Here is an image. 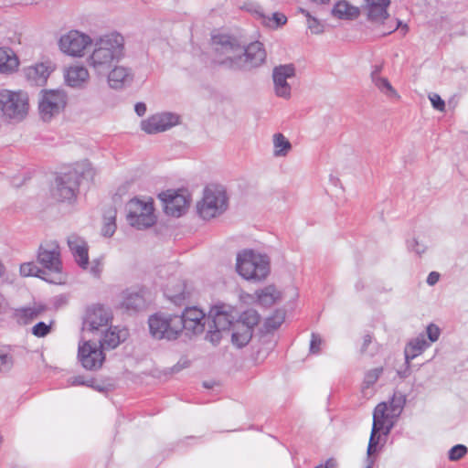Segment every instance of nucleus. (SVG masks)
<instances>
[{
	"instance_id": "52",
	"label": "nucleus",
	"mask_w": 468,
	"mask_h": 468,
	"mask_svg": "<svg viewBox=\"0 0 468 468\" xmlns=\"http://www.w3.org/2000/svg\"><path fill=\"white\" fill-rule=\"evenodd\" d=\"M287 22V17L282 13L275 12L271 17H268V26L279 27Z\"/></svg>"
},
{
	"instance_id": "55",
	"label": "nucleus",
	"mask_w": 468,
	"mask_h": 468,
	"mask_svg": "<svg viewBox=\"0 0 468 468\" xmlns=\"http://www.w3.org/2000/svg\"><path fill=\"white\" fill-rule=\"evenodd\" d=\"M399 27H401V33L402 35H406L407 32L409 31V27L407 24H402V22L399 19H396L395 21V24L394 25H388L387 27V31L383 32V35L386 36V35H389L393 32H395L397 29H399Z\"/></svg>"
},
{
	"instance_id": "23",
	"label": "nucleus",
	"mask_w": 468,
	"mask_h": 468,
	"mask_svg": "<svg viewBox=\"0 0 468 468\" xmlns=\"http://www.w3.org/2000/svg\"><path fill=\"white\" fill-rule=\"evenodd\" d=\"M238 38L228 34H215L211 37V46L214 52L213 58H222L224 54L231 49L232 44Z\"/></svg>"
},
{
	"instance_id": "44",
	"label": "nucleus",
	"mask_w": 468,
	"mask_h": 468,
	"mask_svg": "<svg viewBox=\"0 0 468 468\" xmlns=\"http://www.w3.org/2000/svg\"><path fill=\"white\" fill-rule=\"evenodd\" d=\"M383 373V367H378L366 372L363 381V388L372 387Z\"/></svg>"
},
{
	"instance_id": "16",
	"label": "nucleus",
	"mask_w": 468,
	"mask_h": 468,
	"mask_svg": "<svg viewBox=\"0 0 468 468\" xmlns=\"http://www.w3.org/2000/svg\"><path fill=\"white\" fill-rule=\"evenodd\" d=\"M111 320L112 314L109 309L101 304H94L87 309L83 326L90 332H95L106 328Z\"/></svg>"
},
{
	"instance_id": "32",
	"label": "nucleus",
	"mask_w": 468,
	"mask_h": 468,
	"mask_svg": "<svg viewBox=\"0 0 468 468\" xmlns=\"http://www.w3.org/2000/svg\"><path fill=\"white\" fill-rule=\"evenodd\" d=\"M252 337V330L246 326H239L235 323L232 326L231 341L238 347L245 346Z\"/></svg>"
},
{
	"instance_id": "58",
	"label": "nucleus",
	"mask_w": 468,
	"mask_h": 468,
	"mask_svg": "<svg viewBox=\"0 0 468 468\" xmlns=\"http://www.w3.org/2000/svg\"><path fill=\"white\" fill-rule=\"evenodd\" d=\"M440 279V274L436 271H431L429 273L428 277H427V283L429 285H434L438 282Z\"/></svg>"
},
{
	"instance_id": "12",
	"label": "nucleus",
	"mask_w": 468,
	"mask_h": 468,
	"mask_svg": "<svg viewBox=\"0 0 468 468\" xmlns=\"http://www.w3.org/2000/svg\"><path fill=\"white\" fill-rule=\"evenodd\" d=\"M37 261L45 271L58 274L62 270L59 245L57 241L41 244L37 252Z\"/></svg>"
},
{
	"instance_id": "7",
	"label": "nucleus",
	"mask_w": 468,
	"mask_h": 468,
	"mask_svg": "<svg viewBox=\"0 0 468 468\" xmlns=\"http://www.w3.org/2000/svg\"><path fill=\"white\" fill-rule=\"evenodd\" d=\"M84 172L77 168L60 174L56 177V187L52 195L59 202L72 203L76 200L79 192L80 178Z\"/></svg>"
},
{
	"instance_id": "47",
	"label": "nucleus",
	"mask_w": 468,
	"mask_h": 468,
	"mask_svg": "<svg viewBox=\"0 0 468 468\" xmlns=\"http://www.w3.org/2000/svg\"><path fill=\"white\" fill-rule=\"evenodd\" d=\"M408 250L414 252L420 256L426 251L427 246L419 241L416 238H412L407 240Z\"/></svg>"
},
{
	"instance_id": "19",
	"label": "nucleus",
	"mask_w": 468,
	"mask_h": 468,
	"mask_svg": "<svg viewBox=\"0 0 468 468\" xmlns=\"http://www.w3.org/2000/svg\"><path fill=\"white\" fill-rule=\"evenodd\" d=\"M68 246L77 264L83 270L89 266L88 245L86 241L77 235L68 237Z\"/></svg>"
},
{
	"instance_id": "26",
	"label": "nucleus",
	"mask_w": 468,
	"mask_h": 468,
	"mask_svg": "<svg viewBox=\"0 0 468 468\" xmlns=\"http://www.w3.org/2000/svg\"><path fill=\"white\" fill-rule=\"evenodd\" d=\"M19 67V58L10 48H0V73L12 74Z\"/></svg>"
},
{
	"instance_id": "63",
	"label": "nucleus",
	"mask_w": 468,
	"mask_h": 468,
	"mask_svg": "<svg viewBox=\"0 0 468 468\" xmlns=\"http://www.w3.org/2000/svg\"><path fill=\"white\" fill-rule=\"evenodd\" d=\"M355 288L357 292L361 291L364 288V282L361 280H358L355 284Z\"/></svg>"
},
{
	"instance_id": "56",
	"label": "nucleus",
	"mask_w": 468,
	"mask_h": 468,
	"mask_svg": "<svg viewBox=\"0 0 468 468\" xmlns=\"http://www.w3.org/2000/svg\"><path fill=\"white\" fill-rule=\"evenodd\" d=\"M429 99H430V101L431 102L432 107L435 110H438L440 112L444 111V109H445V102L441 98L440 95H438L436 93H432L431 95L429 96Z\"/></svg>"
},
{
	"instance_id": "36",
	"label": "nucleus",
	"mask_w": 468,
	"mask_h": 468,
	"mask_svg": "<svg viewBox=\"0 0 468 468\" xmlns=\"http://www.w3.org/2000/svg\"><path fill=\"white\" fill-rule=\"evenodd\" d=\"M260 322V315L255 310L248 309L241 313L239 319L236 318V324L239 326H246L253 331V327Z\"/></svg>"
},
{
	"instance_id": "27",
	"label": "nucleus",
	"mask_w": 468,
	"mask_h": 468,
	"mask_svg": "<svg viewBox=\"0 0 468 468\" xmlns=\"http://www.w3.org/2000/svg\"><path fill=\"white\" fill-rule=\"evenodd\" d=\"M89 80L88 69L83 66L69 67L65 74L66 83L73 88L82 87Z\"/></svg>"
},
{
	"instance_id": "39",
	"label": "nucleus",
	"mask_w": 468,
	"mask_h": 468,
	"mask_svg": "<svg viewBox=\"0 0 468 468\" xmlns=\"http://www.w3.org/2000/svg\"><path fill=\"white\" fill-rule=\"evenodd\" d=\"M48 67L43 63L37 64L34 67H30L27 69V76L29 79H34L37 82H43L48 76Z\"/></svg>"
},
{
	"instance_id": "6",
	"label": "nucleus",
	"mask_w": 468,
	"mask_h": 468,
	"mask_svg": "<svg viewBox=\"0 0 468 468\" xmlns=\"http://www.w3.org/2000/svg\"><path fill=\"white\" fill-rule=\"evenodd\" d=\"M28 108V96L26 92L9 90L0 91V111L5 118L20 122L27 116Z\"/></svg>"
},
{
	"instance_id": "38",
	"label": "nucleus",
	"mask_w": 468,
	"mask_h": 468,
	"mask_svg": "<svg viewBox=\"0 0 468 468\" xmlns=\"http://www.w3.org/2000/svg\"><path fill=\"white\" fill-rule=\"evenodd\" d=\"M20 273L23 276H35L43 279L49 282H55V281L47 278L45 270L40 269L34 262H26L20 265Z\"/></svg>"
},
{
	"instance_id": "20",
	"label": "nucleus",
	"mask_w": 468,
	"mask_h": 468,
	"mask_svg": "<svg viewBox=\"0 0 468 468\" xmlns=\"http://www.w3.org/2000/svg\"><path fill=\"white\" fill-rule=\"evenodd\" d=\"M242 55V45L239 39L231 46V49L219 58H213V62L224 69L230 70H240Z\"/></svg>"
},
{
	"instance_id": "40",
	"label": "nucleus",
	"mask_w": 468,
	"mask_h": 468,
	"mask_svg": "<svg viewBox=\"0 0 468 468\" xmlns=\"http://www.w3.org/2000/svg\"><path fill=\"white\" fill-rule=\"evenodd\" d=\"M206 324H208L207 316H206V319L186 320L184 324V330H186L187 334L198 335L205 331Z\"/></svg>"
},
{
	"instance_id": "62",
	"label": "nucleus",
	"mask_w": 468,
	"mask_h": 468,
	"mask_svg": "<svg viewBox=\"0 0 468 468\" xmlns=\"http://www.w3.org/2000/svg\"><path fill=\"white\" fill-rule=\"evenodd\" d=\"M336 466V463L334 459H328L324 465H319L318 467H321V468H335Z\"/></svg>"
},
{
	"instance_id": "2",
	"label": "nucleus",
	"mask_w": 468,
	"mask_h": 468,
	"mask_svg": "<svg viewBox=\"0 0 468 468\" xmlns=\"http://www.w3.org/2000/svg\"><path fill=\"white\" fill-rule=\"evenodd\" d=\"M237 317L238 312L233 306L223 303L213 305L207 314L208 329L205 339L218 345L222 334L234 325Z\"/></svg>"
},
{
	"instance_id": "57",
	"label": "nucleus",
	"mask_w": 468,
	"mask_h": 468,
	"mask_svg": "<svg viewBox=\"0 0 468 468\" xmlns=\"http://www.w3.org/2000/svg\"><path fill=\"white\" fill-rule=\"evenodd\" d=\"M102 271V260L101 258L94 259L91 261V266L90 269V272L94 277H99L101 275V272Z\"/></svg>"
},
{
	"instance_id": "61",
	"label": "nucleus",
	"mask_w": 468,
	"mask_h": 468,
	"mask_svg": "<svg viewBox=\"0 0 468 468\" xmlns=\"http://www.w3.org/2000/svg\"><path fill=\"white\" fill-rule=\"evenodd\" d=\"M372 343V336L370 335H366L363 337V344L361 346V353H366L367 346Z\"/></svg>"
},
{
	"instance_id": "30",
	"label": "nucleus",
	"mask_w": 468,
	"mask_h": 468,
	"mask_svg": "<svg viewBox=\"0 0 468 468\" xmlns=\"http://www.w3.org/2000/svg\"><path fill=\"white\" fill-rule=\"evenodd\" d=\"M258 303L265 307L274 304L282 298V293L275 286L268 285L263 289L256 292Z\"/></svg>"
},
{
	"instance_id": "1",
	"label": "nucleus",
	"mask_w": 468,
	"mask_h": 468,
	"mask_svg": "<svg viewBox=\"0 0 468 468\" xmlns=\"http://www.w3.org/2000/svg\"><path fill=\"white\" fill-rule=\"evenodd\" d=\"M124 39L117 33L104 35L96 41L92 53L88 57V65L98 74L105 75L113 62L123 57Z\"/></svg>"
},
{
	"instance_id": "64",
	"label": "nucleus",
	"mask_w": 468,
	"mask_h": 468,
	"mask_svg": "<svg viewBox=\"0 0 468 468\" xmlns=\"http://www.w3.org/2000/svg\"><path fill=\"white\" fill-rule=\"evenodd\" d=\"M310 1L316 5H325V4H328L331 0H310Z\"/></svg>"
},
{
	"instance_id": "24",
	"label": "nucleus",
	"mask_w": 468,
	"mask_h": 468,
	"mask_svg": "<svg viewBox=\"0 0 468 468\" xmlns=\"http://www.w3.org/2000/svg\"><path fill=\"white\" fill-rule=\"evenodd\" d=\"M123 294L122 306L127 311L138 312L146 307L145 292L144 290L138 292L126 291Z\"/></svg>"
},
{
	"instance_id": "50",
	"label": "nucleus",
	"mask_w": 468,
	"mask_h": 468,
	"mask_svg": "<svg viewBox=\"0 0 468 468\" xmlns=\"http://www.w3.org/2000/svg\"><path fill=\"white\" fill-rule=\"evenodd\" d=\"M51 324H47L45 322H38L32 327V334L37 337H45L50 333Z\"/></svg>"
},
{
	"instance_id": "21",
	"label": "nucleus",
	"mask_w": 468,
	"mask_h": 468,
	"mask_svg": "<svg viewBox=\"0 0 468 468\" xmlns=\"http://www.w3.org/2000/svg\"><path fill=\"white\" fill-rule=\"evenodd\" d=\"M108 82L113 89H120L133 81L131 69L122 66H116L108 71Z\"/></svg>"
},
{
	"instance_id": "46",
	"label": "nucleus",
	"mask_w": 468,
	"mask_h": 468,
	"mask_svg": "<svg viewBox=\"0 0 468 468\" xmlns=\"http://www.w3.org/2000/svg\"><path fill=\"white\" fill-rule=\"evenodd\" d=\"M467 453V447L463 444H456L448 452L450 461L455 462L463 458Z\"/></svg>"
},
{
	"instance_id": "41",
	"label": "nucleus",
	"mask_w": 468,
	"mask_h": 468,
	"mask_svg": "<svg viewBox=\"0 0 468 468\" xmlns=\"http://www.w3.org/2000/svg\"><path fill=\"white\" fill-rule=\"evenodd\" d=\"M179 318L181 320L182 327H181V333L184 330L185 327V321L186 320H193V319H206V314L197 307H186L182 314H178Z\"/></svg>"
},
{
	"instance_id": "29",
	"label": "nucleus",
	"mask_w": 468,
	"mask_h": 468,
	"mask_svg": "<svg viewBox=\"0 0 468 468\" xmlns=\"http://www.w3.org/2000/svg\"><path fill=\"white\" fill-rule=\"evenodd\" d=\"M46 306L43 304H35L34 306L22 307L15 310V316L23 324H28L32 320L37 318L43 312Z\"/></svg>"
},
{
	"instance_id": "22",
	"label": "nucleus",
	"mask_w": 468,
	"mask_h": 468,
	"mask_svg": "<svg viewBox=\"0 0 468 468\" xmlns=\"http://www.w3.org/2000/svg\"><path fill=\"white\" fill-rule=\"evenodd\" d=\"M367 18L372 22H383L388 17L387 8L390 0H366Z\"/></svg>"
},
{
	"instance_id": "28",
	"label": "nucleus",
	"mask_w": 468,
	"mask_h": 468,
	"mask_svg": "<svg viewBox=\"0 0 468 468\" xmlns=\"http://www.w3.org/2000/svg\"><path fill=\"white\" fill-rule=\"evenodd\" d=\"M164 294L176 305H181L186 299L185 282L178 280L173 286L167 284L164 290Z\"/></svg>"
},
{
	"instance_id": "53",
	"label": "nucleus",
	"mask_w": 468,
	"mask_h": 468,
	"mask_svg": "<svg viewBox=\"0 0 468 468\" xmlns=\"http://www.w3.org/2000/svg\"><path fill=\"white\" fill-rule=\"evenodd\" d=\"M426 334L429 339L428 342H430L431 345V343H434L439 339L441 335V329L438 325L431 323L426 327Z\"/></svg>"
},
{
	"instance_id": "15",
	"label": "nucleus",
	"mask_w": 468,
	"mask_h": 468,
	"mask_svg": "<svg viewBox=\"0 0 468 468\" xmlns=\"http://www.w3.org/2000/svg\"><path fill=\"white\" fill-rule=\"evenodd\" d=\"M295 76V68L292 64L280 65L273 69L272 80L276 96L283 99L291 97L292 88L288 79Z\"/></svg>"
},
{
	"instance_id": "34",
	"label": "nucleus",
	"mask_w": 468,
	"mask_h": 468,
	"mask_svg": "<svg viewBox=\"0 0 468 468\" xmlns=\"http://www.w3.org/2000/svg\"><path fill=\"white\" fill-rule=\"evenodd\" d=\"M121 343V336L115 329H107L99 341V346L103 349H114Z\"/></svg>"
},
{
	"instance_id": "13",
	"label": "nucleus",
	"mask_w": 468,
	"mask_h": 468,
	"mask_svg": "<svg viewBox=\"0 0 468 468\" xmlns=\"http://www.w3.org/2000/svg\"><path fill=\"white\" fill-rule=\"evenodd\" d=\"M78 359L85 369L95 371L101 367L105 356L96 343L84 341L79 344Z\"/></svg>"
},
{
	"instance_id": "10",
	"label": "nucleus",
	"mask_w": 468,
	"mask_h": 468,
	"mask_svg": "<svg viewBox=\"0 0 468 468\" xmlns=\"http://www.w3.org/2000/svg\"><path fill=\"white\" fill-rule=\"evenodd\" d=\"M158 197L164 203L165 213L176 218L186 213L191 200L190 195L185 189H168L161 192Z\"/></svg>"
},
{
	"instance_id": "31",
	"label": "nucleus",
	"mask_w": 468,
	"mask_h": 468,
	"mask_svg": "<svg viewBox=\"0 0 468 468\" xmlns=\"http://www.w3.org/2000/svg\"><path fill=\"white\" fill-rule=\"evenodd\" d=\"M335 16L340 19H355L359 16V9L345 0L338 1L333 8Z\"/></svg>"
},
{
	"instance_id": "4",
	"label": "nucleus",
	"mask_w": 468,
	"mask_h": 468,
	"mask_svg": "<svg viewBox=\"0 0 468 468\" xmlns=\"http://www.w3.org/2000/svg\"><path fill=\"white\" fill-rule=\"evenodd\" d=\"M229 197L224 186L210 185L205 187L203 197L197 203V212L204 220L222 215L228 208Z\"/></svg>"
},
{
	"instance_id": "33",
	"label": "nucleus",
	"mask_w": 468,
	"mask_h": 468,
	"mask_svg": "<svg viewBox=\"0 0 468 468\" xmlns=\"http://www.w3.org/2000/svg\"><path fill=\"white\" fill-rule=\"evenodd\" d=\"M116 209L110 207L105 210L103 214V226L101 228V233L104 237H112L116 230Z\"/></svg>"
},
{
	"instance_id": "48",
	"label": "nucleus",
	"mask_w": 468,
	"mask_h": 468,
	"mask_svg": "<svg viewBox=\"0 0 468 468\" xmlns=\"http://www.w3.org/2000/svg\"><path fill=\"white\" fill-rule=\"evenodd\" d=\"M13 367V358L5 350L0 349V372H7Z\"/></svg>"
},
{
	"instance_id": "8",
	"label": "nucleus",
	"mask_w": 468,
	"mask_h": 468,
	"mask_svg": "<svg viewBox=\"0 0 468 468\" xmlns=\"http://www.w3.org/2000/svg\"><path fill=\"white\" fill-rule=\"evenodd\" d=\"M127 221L138 229L150 228L155 222L154 206L150 201L133 198L126 204Z\"/></svg>"
},
{
	"instance_id": "14",
	"label": "nucleus",
	"mask_w": 468,
	"mask_h": 468,
	"mask_svg": "<svg viewBox=\"0 0 468 468\" xmlns=\"http://www.w3.org/2000/svg\"><path fill=\"white\" fill-rule=\"evenodd\" d=\"M180 117L174 112H158L141 122V128L148 134L165 132L179 123Z\"/></svg>"
},
{
	"instance_id": "54",
	"label": "nucleus",
	"mask_w": 468,
	"mask_h": 468,
	"mask_svg": "<svg viewBox=\"0 0 468 468\" xmlns=\"http://www.w3.org/2000/svg\"><path fill=\"white\" fill-rule=\"evenodd\" d=\"M323 340L318 334L312 333L310 340V353L317 355L321 351Z\"/></svg>"
},
{
	"instance_id": "45",
	"label": "nucleus",
	"mask_w": 468,
	"mask_h": 468,
	"mask_svg": "<svg viewBox=\"0 0 468 468\" xmlns=\"http://www.w3.org/2000/svg\"><path fill=\"white\" fill-rule=\"evenodd\" d=\"M376 87L388 96H397L396 90L387 78H379L373 80Z\"/></svg>"
},
{
	"instance_id": "42",
	"label": "nucleus",
	"mask_w": 468,
	"mask_h": 468,
	"mask_svg": "<svg viewBox=\"0 0 468 468\" xmlns=\"http://www.w3.org/2000/svg\"><path fill=\"white\" fill-rule=\"evenodd\" d=\"M380 440V433L377 431H373L371 430L368 446H367V467L366 468H372L373 466V459L370 458L372 454H374L378 451V446Z\"/></svg>"
},
{
	"instance_id": "18",
	"label": "nucleus",
	"mask_w": 468,
	"mask_h": 468,
	"mask_svg": "<svg viewBox=\"0 0 468 468\" xmlns=\"http://www.w3.org/2000/svg\"><path fill=\"white\" fill-rule=\"evenodd\" d=\"M393 417L388 413V404L378 403L373 413L372 431L388 435L393 427Z\"/></svg>"
},
{
	"instance_id": "5",
	"label": "nucleus",
	"mask_w": 468,
	"mask_h": 468,
	"mask_svg": "<svg viewBox=\"0 0 468 468\" xmlns=\"http://www.w3.org/2000/svg\"><path fill=\"white\" fill-rule=\"evenodd\" d=\"M181 320L178 314L156 313L149 316L151 335L157 340H176L181 334Z\"/></svg>"
},
{
	"instance_id": "37",
	"label": "nucleus",
	"mask_w": 468,
	"mask_h": 468,
	"mask_svg": "<svg viewBox=\"0 0 468 468\" xmlns=\"http://www.w3.org/2000/svg\"><path fill=\"white\" fill-rule=\"evenodd\" d=\"M274 156H285L292 148L289 140L282 133L273 135Z\"/></svg>"
},
{
	"instance_id": "43",
	"label": "nucleus",
	"mask_w": 468,
	"mask_h": 468,
	"mask_svg": "<svg viewBox=\"0 0 468 468\" xmlns=\"http://www.w3.org/2000/svg\"><path fill=\"white\" fill-rule=\"evenodd\" d=\"M69 386H87L93 388L96 390L102 391L103 388L100 385H95V380L93 378L85 379V378L81 375L71 377L68 379Z\"/></svg>"
},
{
	"instance_id": "17",
	"label": "nucleus",
	"mask_w": 468,
	"mask_h": 468,
	"mask_svg": "<svg viewBox=\"0 0 468 468\" xmlns=\"http://www.w3.org/2000/svg\"><path fill=\"white\" fill-rule=\"evenodd\" d=\"M266 60V51L263 44L255 41L247 47L242 46L240 70L246 71L258 68Z\"/></svg>"
},
{
	"instance_id": "60",
	"label": "nucleus",
	"mask_w": 468,
	"mask_h": 468,
	"mask_svg": "<svg viewBox=\"0 0 468 468\" xmlns=\"http://www.w3.org/2000/svg\"><path fill=\"white\" fill-rule=\"evenodd\" d=\"M134 111L138 116H144L146 112V105L144 102H137L134 106Z\"/></svg>"
},
{
	"instance_id": "25",
	"label": "nucleus",
	"mask_w": 468,
	"mask_h": 468,
	"mask_svg": "<svg viewBox=\"0 0 468 468\" xmlns=\"http://www.w3.org/2000/svg\"><path fill=\"white\" fill-rule=\"evenodd\" d=\"M430 346V342H428L424 334H420L415 338H412L407 344L404 350L406 363L409 364L410 360L417 357Z\"/></svg>"
},
{
	"instance_id": "51",
	"label": "nucleus",
	"mask_w": 468,
	"mask_h": 468,
	"mask_svg": "<svg viewBox=\"0 0 468 468\" xmlns=\"http://www.w3.org/2000/svg\"><path fill=\"white\" fill-rule=\"evenodd\" d=\"M284 321V314L281 312H276L273 316L269 317L266 320V327L269 330L277 329Z\"/></svg>"
},
{
	"instance_id": "11",
	"label": "nucleus",
	"mask_w": 468,
	"mask_h": 468,
	"mask_svg": "<svg viewBox=\"0 0 468 468\" xmlns=\"http://www.w3.org/2000/svg\"><path fill=\"white\" fill-rule=\"evenodd\" d=\"M90 44V37L78 30H70L62 35L58 41L60 50L71 57H81Z\"/></svg>"
},
{
	"instance_id": "3",
	"label": "nucleus",
	"mask_w": 468,
	"mask_h": 468,
	"mask_svg": "<svg viewBox=\"0 0 468 468\" xmlns=\"http://www.w3.org/2000/svg\"><path fill=\"white\" fill-rule=\"evenodd\" d=\"M236 270L245 280L261 282L270 272V261L266 255L244 250L237 255Z\"/></svg>"
},
{
	"instance_id": "49",
	"label": "nucleus",
	"mask_w": 468,
	"mask_h": 468,
	"mask_svg": "<svg viewBox=\"0 0 468 468\" xmlns=\"http://www.w3.org/2000/svg\"><path fill=\"white\" fill-rule=\"evenodd\" d=\"M307 17V27L313 34H319L323 31L322 24L315 18L313 17L309 12L302 11Z\"/></svg>"
},
{
	"instance_id": "35",
	"label": "nucleus",
	"mask_w": 468,
	"mask_h": 468,
	"mask_svg": "<svg viewBox=\"0 0 468 468\" xmlns=\"http://www.w3.org/2000/svg\"><path fill=\"white\" fill-rule=\"evenodd\" d=\"M388 404V413L389 416L398 418L405 406L406 397L400 392H395Z\"/></svg>"
},
{
	"instance_id": "9",
	"label": "nucleus",
	"mask_w": 468,
	"mask_h": 468,
	"mask_svg": "<svg viewBox=\"0 0 468 468\" xmlns=\"http://www.w3.org/2000/svg\"><path fill=\"white\" fill-rule=\"evenodd\" d=\"M39 101V112L43 121H49L64 109L67 103V95L62 90H43Z\"/></svg>"
},
{
	"instance_id": "59",
	"label": "nucleus",
	"mask_w": 468,
	"mask_h": 468,
	"mask_svg": "<svg viewBox=\"0 0 468 468\" xmlns=\"http://www.w3.org/2000/svg\"><path fill=\"white\" fill-rule=\"evenodd\" d=\"M382 65H374L372 67V70H371V80L372 81L375 80L376 79H379L381 78L380 76V72L382 70Z\"/></svg>"
}]
</instances>
